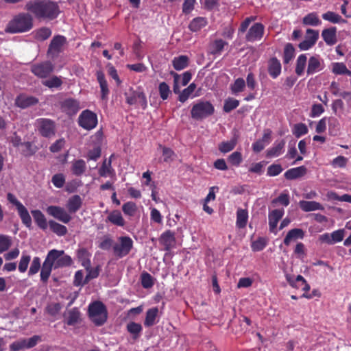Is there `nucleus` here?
Returning <instances> with one entry per match:
<instances>
[{
    "label": "nucleus",
    "mask_w": 351,
    "mask_h": 351,
    "mask_svg": "<svg viewBox=\"0 0 351 351\" xmlns=\"http://www.w3.org/2000/svg\"><path fill=\"white\" fill-rule=\"evenodd\" d=\"M25 9L38 19L53 20L60 12L58 3L50 0H30Z\"/></svg>",
    "instance_id": "nucleus-1"
},
{
    "label": "nucleus",
    "mask_w": 351,
    "mask_h": 351,
    "mask_svg": "<svg viewBox=\"0 0 351 351\" xmlns=\"http://www.w3.org/2000/svg\"><path fill=\"white\" fill-rule=\"evenodd\" d=\"M33 27V19L27 13L16 15L8 24L5 32L8 33H21L30 30Z\"/></svg>",
    "instance_id": "nucleus-2"
},
{
    "label": "nucleus",
    "mask_w": 351,
    "mask_h": 351,
    "mask_svg": "<svg viewBox=\"0 0 351 351\" xmlns=\"http://www.w3.org/2000/svg\"><path fill=\"white\" fill-rule=\"evenodd\" d=\"M214 112V106L210 101L198 100L192 106L191 116L195 120H203L213 115Z\"/></svg>",
    "instance_id": "nucleus-3"
},
{
    "label": "nucleus",
    "mask_w": 351,
    "mask_h": 351,
    "mask_svg": "<svg viewBox=\"0 0 351 351\" xmlns=\"http://www.w3.org/2000/svg\"><path fill=\"white\" fill-rule=\"evenodd\" d=\"M45 261L51 265L53 269L69 266L73 262L71 256L65 254L63 250L55 249L48 252Z\"/></svg>",
    "instance_id": "nucleus-4"
},
{
    "label": "nucleus",
    "mask_w": 351,
    "mask_h": 351,
    "mask_svg": "<svg viewBox=\"0 0 351 351\" xmlns=\"http://www.w3.org/2000/svg\"><path fill=\"white\" fill-rule=\"evenodd\" d=\"M88 314L90 320L97 326L103 325L107 320V309L101 302L91 303L88 307Z\"/></svg>",
    "instance_id": "nucleus-5"
},
{
    "label": "nucleus",
    "mask_w": 351,
    "mask_h": 351,
    "mask_svg": "<svg viewBox=\"0 0 351 351\" xmlns=\"http://www.w3.org/2000/svg\"><path fill=\"white\" fill-rule=\"evenodd\" d=\"M77 123L80 127L86 130L95 128L98 123L97 115L90 110H83L78 117Z\"/></svg>",
    "instance_id": "nucleus-6"
},
{
    "label": "nucleus",
    "mask_w": 351,
    "mask_h": 351,
    "mask_svg": "<svg viewBox=\"0 0 351 351\" xmlns=\"http://www.w3.org/2000/svg\"><path fill=\"white\" fill-rule=\"evenodd\" d=\"M8 200L12 204H14L17 209L18 214L22 221V223L27 227L30 228L32 226V218L24 205L19 202L17 198L12 193L7 195Z\"/></svg>",
    "instance_id": "nucleus-7"
},
{
    "label": "nucleus",
    "mask_w": 351,
    "mask_h": 351,
    "mask_svg": "<svg viewBox=\"0 0 351 351\" xmlns=\"http://www.w3.org/2000/svg\"><path fill=\"white\" fill-rule=\"evenodd\" d=\"M133 247V241L129 237H120L119 243L113 245L114 254L118 257L128 255Z\"/></svg>",
    "instance_id": "nucleus-8"
},
{
    "label": "nucleus",
    "mask_w": 351,
    "mask_h": 351,
    "mask_svg": "<svg viewBox=\"0 0 351 351\" xmlns=\"http://www.w3.org/2000/svg\"><path fill=\"white\" fill-rule=\"evenodd\" d=\"M126 102L130 105L141 107L145 110L147 106V98L141 90H131L126 94Z\"/></svg>",
    "instance_id": "nucleus-9"
},
{
    "label": "nucleus",
    "mask_w": 351,
    "mask_h": 351,
    "mask_svg": "<svg viewBox=\"0 0 351 351\" xmlns=\"http://www.w3.org/2000/svg\"><path fill=\"white\" fill-rule=\"evenodd\" d=\"M36 127L40 134L45 137H50L55 134V123L51 119H38L36 121Z\"/></svg>",
    "instance_id": "nucleus-10"
},
{
    "label": "nucleus",
    "mask_w": 351,
    "mask_h": 351,
    "mask_svg": "<svg viewBox=\"0 0 351 351\" xmlns=\"http://www.w3.org/2000/svg\"><path fill=\"white\" fill-rule=\"evenodd\" d=\"M326 65L324 59L318 54L311 56L308 59L306 75H312L324 69Z\"/></svg>",
    "instance_id": "nucleus-11"
},
{
    "label": "nucleus",
    "mask_w": 351,
    "mask_h": 351,
    "mask_svg": "<svg viewBox=\"0 0 351 351\" xmlns=\"http://www.w3.org/2000/svg\"><path fill=\"white\" fill-rule=\"evenodd\" d=\"M46 211L48 215L64 223H68L72 219L69 212L60 206H49Z\"/></svg>",
    "instance_id": "nucleus-12"
},
{
    "label": "nucleus",
    "mask_w": 351,
    "mask_h": 351,
    "mask_svg": "<svg viewBox=\"0 0 351 351\" xmlns=\"http://www.w3.org/2000/svg\"><path fill=\"white\" fill-rule=\"evenodd\" d=\"M285 278L291 287L296 289H301L304 293L310 291V285L302 276L298 275L295 276L294 275L287 274Z\"/></svg>",
    "instance_id": "nucleus-13"
},
{
    "label": "nucleus",
    "mask_w": 351,
    "mask_h": 351,
    "mask_svg": "<svg viewBox=\"0 0 351 351\" xmlns=\"http://www.w3.org/2000/svg\"><path fill=\"white\" fill-rule=\"evenodd\" d=\"M319 39V32L313 29H307L305 39L302 41L298 47L300 50L307 51L311 49Z\"/></svg>",
    "instance_id": "nucleus-14"
},
{
    "label": "nucleus",
    "mask_w": 351,
    "mask_h": 351,
    "mask_svg": "<svg viewBox=\"0 0 351 351\" xmlns=\"http://www.w3.org/2000/svg\"><path fill=\"white\" fill-rule=\"evenodd\" d=\"M32 72L38 77L45 78L53 71V65L51 62L46 61L32 66Z\"/></svg>",
    "instance_id": "nucleus-15"
},
{
    "label": "nucleus",
    "mask_w": 351,
    "mask_h": 351,
    "mask_svg": "<svg viewBox=\"0 0 351 351\" xmlns=\"http://www.w3.org/2000/svg\"><path fill=\"white\" fill-rule=\"evenodd\" d=\"M62 112L67 115H75L81 108L80 101L73 98H67L63 100L60 104Z\"/></svg>",
    "instance_id": "nucleus-16"
},
{
    "label": "nucleus",
    "mask_w": 351,
    "mask_h": 351,
    "mask_svg": "<svg viewBox=\"0 0 351 351\" xmlns=\"http://www.w3.org/2000/svg\"><path fill=\"white\" fill-rule=\"evenodd\" d=\"M171 75L173 77V91L176 94L180 93V84L184 86L191 81L192 75L189 71L184 72L182 75H178L175 72H171Z\"/></svg>",
    "instance_id": "nucleus-17"
},
{
    "label": "nucleus",
    "mask_w": 351,
    "mask_h": 351,
    "mask_svg": "<svg viewBox=\"0 0 351 351\" xmlns=\"http://www.w3.org/2000/svg\"><path fill=\"white\" fill-rule=\"evenodd\" d=\"M66 43V38L62 36H55L49 45L48 55L53 58L62 51L63 46Z\"/></svg>",
    "instance_id": "nucleus-18"
},
{
    "label": "nucleus",
    "mask_w": 351,
    "mask_h": 351,
    "mask_svg": "<svg viewBox=\"0 0 351 351\" xmlns=\"http://www.w3.org/2000/svg\"><path fill=\"white\" fill-rule=\"evenodd\" d=\"M263 33L264 26L261 23H256L250 28L246 35V39L250 42L261 40Z\"/></svg>",
    "instance_id": "nucleus-19"
},
{
    "label": "nucleus",
    "mask_w": 351,
    "mask_h": 351,
    "mask_svg": "<svg viewBox=\"0 0 351 351\" xmlns=\"http://www.w3.org/2000/svg\"><path fill=\"white\" fill-rule=\"evenodd\" d=\"M111 155L109 159H105L100 168L99 169V174L101 177L104 178H115V171L112 167V158Z\"/></svg>",
    "instance_id": "nucleus-20"
},
{
    "label": "nucleus",
    "mask_w": 351,
    "mask_h": 351,
    "mask_svg": "<svg viewBox=\"0 0 351 351\" xmlns=\"http://www.w3.org/2000/svg\"><path fill=\"white\" fill-rule=\"evenodd\" d=\"M159 241L164 246L165 250H171L176 243L175 233L171 230L164 232L161 234Z\"/></svg>",
    "instance_id": "nucleus-21"
},
{
    "label": "nucleus",
    "mask_w": 351,
    "mask_h": 351,
    "mask_svg": "<svg viewBox=\"0 0 351 351\" xmlns=\"http://www.w3.org/2000/svg\"><path fill=\"white\" fill-rule=\"evenodd\" d=\"M38 102V99L25 94L19 95L15 100L16 105L21 108H26L36 104Z\"/></svg>",
    "instance_id": "nucleus-22"
},
{
    "label": "nucleus",
    "mask_w": 351,
    "mask_h": 351,
    "mask_svg": "<svg viewBox=\"0 0 351 351\" xmlns=\"http://www.w3.org/2000/svg\"><path fill=\"white\" fill-rule=\"evenodd\" d=\"M322 37L326 44L328 46H332L337 42V28L335 27H330L322 30Z\"/></svg>",
    "instance_id": "nucleus-23"
},
{
    "label": "nucleus",
    "mask_w": 351,
    "mask_h": 351,
    "mask_svg": "<svg viewBox=\"0 0 351 351\" xmlns=\"http://www.w3.org/2000/svg\"><path fill=\"white\" fill-rule=\"evenodd\" d=\"M82 206V199L78 195L70 197L66 202V207L69 213H75Z\"/></svg>",
    "instance_id": "nucleus-24"
},
{
    "label": "nucleus",
    "mask_w": 351,
    "mask_h": 351,
    "mask_svg": "<svg viewBox=\"0 0 351 351\" xmlns=\"http://www.w3.org/2000/svg\"><path fill=\"white\" fill-rule=\"evenodd\" d=\"M284 215L283 209H276L272 210L269 214V230L272 232H276V229L279 220Z\"/></svg>",
    "instance_id": "nucleus-25"
},
{
    "label": "nucleus",
    "mask_w": 351,
    "mask_h": 351,
    "mask_svg": "<svg viewBox=\"0 0 351 351\" xmlns=\"http://www.w3.org/2000/svg\"><path fill=\"white\" fill-rule=\"evenodd\" d=\"M96 76L101 89V98L102 100H107L110 91L104 73L99 71L97 72Z\"/></svg>",
    "instance_id": "nucleus-26"
},
{
    "label": "nucleus",
    "mask_w": 351,
    "mask_h": 351,
    "mask_svg": "<svg viewBox=\"0 0 351 351\" xmlns=\"http://www.w3.org/2000/svg\"><path fill=\"white\" fill-rule=\"evenodd\" d=\"M308 65V58L305 53L300 54L296 60L295 72L298 76H302L305 72Z\"/></svg>",
    "instance_id": "nucleus-27"
},
{
    "label": "nucleus",
    "mask_w": 351,
    "mask_h": 351,
    "mask_svg": "<svg viewBox=\"0 0 351 351\" xmlns=\"http://www.w3.org/2000/svg\"><path fill=\"white\" fill-rule=\"evenodd\" d=\"M158 322V308L153 307L148 309L146 312V316L144 321V325L146 327H150Z\"/></svg>",
    "instance_id": "nucleus-28"
},
{
    "label": "nucleus",
    "mask_w": 351,
    "mask_h": 351,
    "mask_svg": "<svg viewBox=\"0 0 351 351\" xmlns=\"http://www.w3.org/2000/svg\"><path fill=\"white\" fill-rule=\"evenodd\" d=\"M304 237V232L300 228H293L289 230L284 239V243L289 245L293 241L297 239H302Z\"/></svg>",
    "instance_id": "nucleus-29"
},
{
    "label": "nucleus",
    "mask_w": 351,
    "mask_h": 351,
    "mask_svg": "<svg viewBox=\"0 0 351 351\" xmlns=\"http://www.w3.org/2000/svg\"><path fill=\"white\" fill-rule=\"evenodd\" d=\"M106 221L110 222L112 224L120 227H123L125 224V221L121 213L119 210H114L111 211L106 218Z\"/></svg>",
    "instance_id": "nucleus-30"
},
{
    "label": "nucleus",
    "mask_w": 351,
    "mask_h": 351,
    "mask_svg": "<svg viewBox=\"0 0 351 351\" xmlns=\"http://www.w3.org/2000/svg\"><path fill=\"white\" fill-rule=\"evenodd\" d=\"M103 134L101 132H97L94 138L98 142V145L95 147L93 149L90 150L88 153L87 157L89 160H97L101 156L100 144L102 141Z\"/></svg>",
    "instance_id": "nucleus-31"
},
{
    "label": "nucleus",
    "mask_w": 351,
    "mask_h": 351,
    "mask_svg": "<svg viewBox=\"0 0 351 351\" xmlns=\"http://www.w3.org/2000/svg\"><path fill=\"white\" fill-rule=\"evenodd\" d=\"M299 206L300 208L304 212L324 210V206L320 203L315 201L302 200L300 201Z\"/></svg>",
    "instance_id": "nucleus-32"
},
{
    "label": "nucleus",
    "mask_w": 351,
    "mask_h": 351,
    "mask_svg": "<svg viewBox=\"0 0 351 351\" xmlns=\"http://www.w3.org/2000/svg\"><path fill=\"white\" fill-rule=\"evenodd\" d=\"M306 173V168L304 166H300L287 170L285 173V177L287 180H295L304 176Z\"/></svg>",
    "instance_id": "nucleus-33"
},
{
    "label": "nucleus",
    "mask_w": 351,
    "mask_h": 351,
    "mask_svg": "<svg viewBox=\"0 0 351 351\" xmlns=\"http://www.w3.org/2000/svg\"><path fill=\"white\" fill-rule=\"evenodd\" d=\"M268 72L272 78H276L281 73V64L276 58H273L268 62Z\"/></svg>",
    "instance_id": "nucleus-34"
},
{
    "label": "nucleus",
    "mask_w": 351,
    "mask_h": 351,
    "mask_svg": "<svg viewBox=\"0 0 351 351\" xmlns=\"http://www.w3.org/2000/svg\"><path fill=\"white\" fill-rule=\"evenodd\" d=\"M196 89V85L195 83H191L187 88H184L182 92L180 91L178 94V100L184 103L189 97H195L198 96V95H193L194 91Z\"/></svg>",
    "instance_id": "nucleus-35"
},
{
    "label": "nucleus",
    "mask_w": 351,
    "mask_h": 351,
    "mask_svg": "<svg viewBox=\"0 0 351 351\" xmlns=\"http://www.w3.org/2000/svg\"><path fill=\"white\" fill-rule=\"evenodd\" d=\"M226 45H228V43L222 39H216L210 43L209 52L213 55H219Z\"/></svg>",
    "instance_id": "nucleus-36"
},
{
    "label": "nucleus",
    "mask_w": 351,
    "mask_h": 351,
    "mask_svg": "<svg viewBox=\"0 0 351 351\" xmlns=\"http://www.w3.org/2000/svg\"><path fill=\"white\" fill-rule=\"evenodd\" d=\"M248 221V212L245 209L239 208L237 211L236 226L238 228H244Z\"/></svg>",
    "instance_id": "nucleus-37"
},
{
    "label": "nucleus",
    "mask_w": 351,
    "mask_h": 351,
    "mask_svg": "<svg viewBox=\"0 0 351 351\" xmlns=\"http://www.w3.org/2000/svg\"><path fill=\"white\" fill-rule=\"evenodd\" d=\"M285 143L284 141L276 142L274 146L269 149L266 152V156L268 158L278 157L284 150Z\"/></svg>",
    "instance_id": "nucleus-38"
},
{
    "label": "nucleus",
    "mask_w": 351,
    "mask_h": 351,
    "mask_svg": "<svg viewBox=\"0 0 351 351\" xmlns=\"http://www.w3.org/2000/svg\"><path fill=\"white\" fill-rule=\"evenodd\" d=\"M302 23L304 25L319 26L322 24V21L319 19L318 14L313 12L308 13L302 19Z\"/></svg>",
    "instance_id": "nucleus-39"
},
{
    "label": "nucleus",
    "mask_w": 351,
    "mask_h": 351,
    "mask_svg": "<svg viewBox=\"0 0 351 351\" xmlns=\"http://www.w3.org/2000/svg\"><path fill=\"white\" fill-rule=\"evenodd\" d=\"M208 24V20L205 17H197L193 19L189 27L192 32H198Z\"/></svg>",
    "instance_id": "nucleus-40"
},
{
    "label": "nucleus",
    "mask_w": 351,
    "mask_h": 351,
    "mask_svg": "<svg viewBox=\"0 0 351 351\" xmlns=\"http://www.w3.org/2000/svg\"><path fill=\"white\" fill-rule=\"evenodd\" d=\"M31 213L37 226L45 230L47 228V222L43 213L39 210H33Z\"/></svg>",
    "instance_id": "nucleus-41"
},
{
    "label": "nucleus",
    "mask_w": 351,
    "mask_h": 351,
    "mask_svg": "<svg viewBox=\"0 0 351 351\" xmlns=\"http://www.w3.org/2000/svg\"><path fill=\"white\" fill-rule=\"evenodd\" d=\"M140 280L142 287L146 289L152 288L154 285L156 281V279L147 271L141 273Z\"/></svg>",
    "instance_id": "nucleus-42"
},
{
    "label": "nucleus",
    "mask_w": 351,
    "mask_h": 351,
    "mask_svg": "<svg viewBox=\"0 0 351 351\" xmlns=\"http://www.w3.org/2000/svg\"><path fill=\"white\" fill-rule=\"evenodd\" d=\"M332 72L335 75H351V71L348 69L343 62H333L331 64Z\"/></svg>",
    "instance_id": "nucleus-43"
},
{
    "label": "nucleus",
    "mask_w": 351,
    "mask_h": 351,
    "mask_svg": "<svg viewBox=\"0 0 351 351\" xmlns=\"http://www.w3.org/2000/svg\"><path fill=\"white\" fill-rule=\"evenodd\" d=\"M172 64L176 70H182L188 66L189 58L186 56L175 57L172 61Z\"/></svg>",
    "instance_id": "nucleus-44"
},
{
    "label": "nucleus",
    "mask_w": 351,
    "mask_h": 351,
    "mask_svg": "<svg viewBox=\"0 0 351 351\" xmlns=\"http://www.w3.org/2000/svg\"><path fill=\"white\" fill-rule=\"evenodd\" d=\"M122 210L126 216L133 217L138 211V206L135 202L129 201L123 204Z\"/></svg>",
    "instance_id": "nucleus-45"
},
{
    "label": "nucleus",
    "mask_w": 351,
    "mask_h": 351,
    "mask_svg": "<svg viewBox=\"0 0 351 351\" xmlns=\"http://www.w3.org/2000/svg\"><path fill=\"white\" fill-rule=\"evenodd\" d=\"M86 167V163L83 160H76L72 162L71 171L74 175L79 176L84 173Z\"/></svg>",
    "instance_id": "nucleus-46"
},
{
    "label": "nucleus",
    "mask_w": 351,
    "mask_h": 351,
    "mask_svg": "<svg viewBox=\"0 0 351 351\" xmlns=\"http://www.w3.org/2000/svg\"><path fill=\"white\" fill-rule=\"evenodd\" d=\"M322 18L324 20L329 21L332 23H342L346 22V21L342 19L340 15L331 11L324 13L322 14Z\"/></svg>",
    "instance_id": "nucleus-47"
},
{
    "label": "nucleus",
    "mask_w": 351,
    "mask_h": 351,
    "mask_svg": "<svg viewBox=\"0 0 351 351\" xmlns=\"http://www.w3.org/2000/svg\"><path fill=\"white\" fill-rule=\"evenodd\" d=\"M49 226L51 230L58 236H64L67 232V228L64 225L56 222L55 221L50 220Z\"/></svg>",
    "instance_id": "nucleus-48"
},
{
    "label": "nucleus",
    "mask_w": 351,
    "mask_h": 351,
    "mask_svg": "<svg viewBox=\"0 0 351 351\" xmlns=\"http://www.w3.org/2000/svg\"><path fill=\"white\" fill-rule=\"evenodd\" d=\"M237 142L236 138H233L228 141H223L219 145V150L222 153L229 152L235 147Z\"/></svg>",
    "instance_id": "nucleus-49"
},
{
    "label": "nucleus",
    "mask_w": 351,
    "mask_h": 351,
    "mask_svg": "<svg viewBox=\"0 0 351 351\" xmlns=\"http://www.w3.org/2000/svg\"><path fill=\"white\" fill-rule=\"evenodd\" d=\"M267 244V240L265 237H258L251 243V248L253 252H259L263 250Z\"/></svg>",
    "instance_id": "nucleus-50"
},
{
    "label": "nucleus",
    "mask_w": 351,
    "mask_h": 351,
    "mask_svg": "<svg viewBox=\"0 0 351 351\" xmlns=\"http://www.w3.org/2000/svg\"><path fill=\"white\" fill-rule=\"evenodd\" d=\"M295 56V49L293 45L288 43L285 45L284 49L283 61L284 63L288 64Z\"/></svg>",
    "instance_id": "nucleus-51"
},
{
    "label": "nucleus",
    "mask_w": 351,
    "mask_h": 351,
    "mask_svg": "<svg viewBox=\"0 0 351 351\" xmlns=\"http://www.w3.org/2000/svg\"><path fill=\"white\" fill-rule=\"evenodd\" d=\"M245 86V82L243 78H237L231 85L232 93L234 95H237L244 90Z\"/></svg>",
    "instance_id": "nucleus-52"
},
{
    "label": "nucleus",
    "mask_w": 351,
    "mask_h": 351,
    "mask_svg": "<svg viewBox=\"0 0 351 351\" xmlns=\"http://www.w3.org/2000/svg\"><path fill=\"white\" fill-rule=\"evenodd\" d=\"M34 37L38 40H45L51 35V31L48 27H42L34 32Z\"/></svg>",
    "instance_id": "nucleus-53"
},
{
    "label": "nucleus",
    "mask_w": 351,
    "mask_h": 351,
    "mask_svg": "<svg viewBox=\"0 0 351 351\" xmlns=\"http://www.w3.org/2000/svg\"><path fill=\"white\" fill-rule=\"evenodd\" d=\"M326 196L328 199L330 200H337L340 202H346L351 203V195L348 194H344L341 196H339L335 191H328L326 194Z\"/></svg>",
    "instance_id": "nucleus-54"
},
{
    "label": "nucleus",
    "mask_w": 351,
    "mask_h": 351,
    "mask_svg": "<svg viewBox=\"0 0 351 351\" xmlns=\"http://www.w3.org/2000/svg\"><path fill=\"white\" fill-rule=\"evenodd\" d=\"M80 318V312L76 308L68 311L66 315V324L69 326L74 325Z\"/></svg>",
    "instance_id": "nucleus-55"
},
{
    "label": "nucleus",
    "mask_w": 351,
    "mask_h": 351,
    "mask_svg": "<svg viewBox=\"0 0 351 351\" xmlns=\"http://www.w3.org/2000/svg\"><path fill=\"white\" fill-rule=\"evenodd\" d=\"M308 130L307 126L304 123H297L293 126L292 132L293 135L297 137L300 138L303 135H305L308 133Z\"/></svg>",
    "instance_id": "nucleus-56"
},
{
    "label": "nucleus",
    "mask_w": 351,
    "mask_h": 351,
    "mask_svg": "<svg viewBox=\"0 0 351 351\" xmlns=\"http://www.w3.org/2000/svg\"><path fill=\"white\" fill-rule=\"evenodd\" d=\"M12 245V239L10 236L0 234V254L7 251Z\"/></svg>",
    "instance_id": "nucleus-57"
},
{
    "label": "nucleus",
    "mask_w": 351,
    "mask_h": 351,
    "mask_svg": "<svg viewBox=\"0 0 351 351\" xmlns=\"http://www.w3.org/2000/svg\"><path fill=\"white\" fill-rule=\"evenodd\" d=\"M31 261V256L23 252L21 257L19 264V271L21 273H24L27 271L29 262Z\"/></svg>",
    "instance_id": "nucleus-58"
},
{
    "label": "nucleus",
    "mask_w": 351,
    "mask_h": 351,
    "mask_svg": "<svg viewBox=\"0 0 351 351\" xmlns=\"http://www.w3.org/2000/svg\"><path fill=\"white\" fill-rule=\"evenodd\" d=\"M52 269L53 267L45 261L40 271V279L43 282H45L48 280Z\"/></svg>",
    "instance_id": "nucleus-59"
},
{
    "label": "nucleus",
    "mask_w": 351,
    "mask_h": 351,
    "mask_svg": "<svg viewBox=\"0 0 351 351\" xmlns=\"http://www.w3.org/2000/svg\"><path fill=\"white\" fill-rule=\"evenodd\" d=\"M62 84L60 77L53 76L43 82V84L49 88H58Z\"/></svg>",
    "instance_id": "nucleus-60"
},
{
    "label": "nucleus",
    "mask_w": 351,
    "mask_h": 351,
    "mask_svg": "<svg viewBox=\"0 0 351 351\" xmlns=\"http://www.w3.org/2000/svg\"><path fill=\"white\" fill-rule=\"evenodd\" d=\"M228 160L232 165L239 167L243 160L242 154L239 152H234L228 156Z\"/></svg>",
    "instance_id": "nucleus-61"
},
{
    "label": "nucleus",
    "mask_w": 351,
    "mask_h": 351,
    "mask_svg": "<svg viewBox=\"0 0 351 351\" xmlns=\"http://www.w3.org/2000/svg\"><path fill=\"white\" fill-rule=\"evenodd\" d=\"M239 105V100L233 98H228L224 103L223 110L226 112H230L231 110L237 108Z\"/></svg>",
    "instance_id": "nucleus-62"
},
{
    "label": "nucleus",
    "mask_w": 351,
    "mask_h": 351,
    "mask_svg": "<svg viewBox=\"0 0 351 351\" xmlns=\"http://www.w3.org/2000/svg\"><path fill=\"white\" fill-rule=\"evenodd\" d=\"M158 92L160 97L163 99L166 100L169 97L171 90L168 84L165 82H161L158 86Z\"/></svg>",
    "instance_id": "nucleus-63"
},
{
    "label": "nucleus",
    "mask_w": 351,
    "mask_h": 351,
    "mask_svg": "<svg viewBox=\"0 0 351 351\" xmlns=\"http://www.w3.org/2000/svg\"><path fill=\"white\" fill-rule=\"evenodd\" d=\"M40 268V258L39 257H34L32 261L28 274L32 276L38 272Z\"/></svg>",
    "instance_id": "nucleus-64"
}]
</instances>
